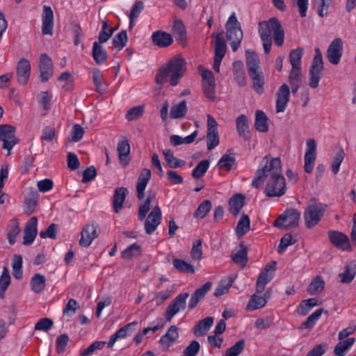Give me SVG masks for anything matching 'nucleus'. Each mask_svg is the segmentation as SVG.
I'll use <instances>...</instances> for the list:
<instances>
[{
	"label": "nucleus",
	"mask_w": 356,
	"mask_h": 356,
	"mask_svg": "<svg viewBox=\"0 0 356 356\" xmlns=\"http://www.w3.org/2000/svg\"><path fill=\"white\" fill-rule=\"evenodd\" d=\"M267 180L264 193L267 197H281L286 191V180L282 175L281 160L279 157L270 158L266 156L261 160L257 170L252 185L260 188Z\"/></svg>",
	"instance_id": "nucleus-1"
},
{
	"label": "nucleus",
	"mask_w": 356,
	"mask_h": 356,
	"mask_svg": "<svg viewBox=\"0 0 356 356\" xmlns=\"http://www.w3.org/2000/svg\"><path fill=\"white\" fill-rule=\"evenodd\" d=\"M186 71V61L181 56H175L163 64L155 75V82L161 89L169 81L172 86H177Z\"/></svg>",
	"instance_id": "nucleus-2"
},
{
	"label": "nucleus",
	"mask_w": 356,
	"mask_h": 356,
	"mask_svg": "<svg viewBox=\"0 0 356 356\" xmlns=\"http://www.w3.org/2000/svg\"><path fill=\"white\" fill-rule=\"evenodd\" d=\"M245 56L248 73L253 81V88L261 95L264 92V77L259 66V59L256 53L250 49L246 50Z\"/></svg>",
	"instance_id": "nucleus-3"
},
{
	"label": "nucleus",
	"mask_w": 356,
	"mask_h": 356,
	"mask_svg": "<svg viewBox=\"0 0 356 356\" xmlns=\"http://www.w3.org/2000/svg\"><path fill=\"white\" fill-rule=\"evenodd\" d=\"M259 33L260 36L266 35L268 38H274L277 46H282L284 40V31L281 23L276 17H271L268 21H262L259 24Z\"/></svg>",
	"instance_id": "nucleus-4"
},
{
	"label": "nucleus",
	"mask_w": 356,
	"mask_h": 356,
	"mask_svg": "<svg viewBox=\"0 0 356 356\" xmlns=\"http://www.w3.org/2000/svg\"><path fill=\"white\" fill-rule=\"evenodd\" d=\"M327 209V205L311 199L304 212V220L307 228L315 227L321 220Z\"/></svg>",
	"instance_id": "nucleus-5"
},
{
	"label": "nucleus",
	"mask_w": 356,
	"mask_h": 356,
	"mask_svg": "<svg viewBox=\"0 0 356 356\" xmlns=\"http://www.w3.org/2000/svg\"><path fill=\"white\" fill-rule=\"evenodd\" d=\"M300 212L293 208L287 209L273 222V225L279 229H286L296 228L299 225Z\"/></svg>",
	"instance_id": "nucleus-6"
},
{
	"label": "nucleus",
	"mask_w": 356,
	"mask_h": 356,
	"mask_svg": "<svg viewBox=\"0 0 356 356\" xmlns=\"http://www.w3.org/2000/svg\"><path fill=\"white\" fill-rule=\"evenodd\" d=\"M315 55L309 67V86L316 88L321 79V74L323 70V61L321 52L318 48H316Z\"/></svg>",
	"instance_id": "nucleus-7"
},
{
	"label": "nucleus",
	"mask_w": 356,
	"mask_h": 356,
	"mask_svg": "<svg viewBox=\"0 0 356 356\" xmlns=\"http://www.w3.org/2000/svg\"><path fill=\"white\" fill-rule=\"evenodd\" d=\"M188 296V293H180L169 304L165 311V319L167 321L170 322L177 313L185 309L186 299Z\"/></svg>",
	"instance_id": "nucleus-8"
},
{
	"label": "nucleus",
	"mask_w": 356,
	"mask_h": 356,
	"mask_svg": "<svg viewBox=\"0 0 356 356\" xmlns=\"http://www.w3.org/2000/svg\"><path fill=\"white\" fill-rule=\"evenodd\" d=\"M222 33H213L211 36L215 38V54L213 67L216 72H220V66L226 53V44L222 37Z\"/></svg>",
	"instance_id": "nucleus-9"
},
{
	"label": "nucleus",
	"mask_w": 356,
	"mask_h": 356,
	"mask_svg": "<svg viewBox=\"0 0 356 356\" xmlns=\"http://www.w3.org/2000/svg\"><path fill=\"white\" fill-rule=\"evenodd\" d=\"M327 235L332 244L337 248L342 250H351L350 240L345 234L338 231L329 230Z\"/></svg>",
	"instance_id": "nucleus-10"
},
{
	"label": "nucleus",
	"mask_w": 356,
	"mask_h": 356,
	"mask_svg": "<svg viewBox=\"0 0 356 356\" xmlns=\"http://www.w3.org/2000/svg\"><path fill=\"white\" fill-rule=\"evenodd\" d=\"M343 42L341 38L334 39L327 50V58L329 62L333 65L339 63L342 56Z\"/></svg>",
	"instance_id": "nucleus-11"
},
{
	"label": "nucleus",
	"mask_w": 356,
	"mask_h": 356,
	"mask_svg": "<svg viewBox=\"0 0 356 356\" xmlns=\"http://www.w3.org/2000/svg\"><path fill=\"white\" fill-rule=\"evenodd\" d=\"M316 156V141L309 138L307 141V149L305 154V171L307 173L312 172L314 161Z\"/></svg>",
	"instance_id": "nucleus-12"
},
{
	"label": "nucleus",
	"mask_w": 356,
	"mask_h": 356,
	"mask_svg": "<svg viewBox=\"0 0 356 356\" xmlns=\"http://www.w3.org/2000/svg\"><path fill=\"white\" fill-rule=\"evenodd\" d=\"M39 69L40 72V80L44 83L53 76L54 66L53 62L50 57L47 54H42L40 56Z\"/></svg>",
	"instance_id": "nucleus-13"
},
{
	"label": "nucleus",
	"mask_w": 356,
	"mask_h": 356,
	"mask_svg": "<svg viewBox=\"0 0 356 356\" xmlns=\"http://www.w3.org/2000/svg\"><path fill=\"white\" fill-rule=\"evenodd\" d=\"M31 75V65L28 59L21 58L16 67V76L17 82L21 85L28 83Z\"/></svg>",
	"instance_id": "nucleus-14"
},
{
	"label": "nucleus",
	"mask_w": 356,
	"mask_h": 356,
	"mask_svg": "<svg viewBox=\"0 0 356 356\" xmlns=\"http://www.w3.org/2000/svg\"><path fill=\"white\" fill-rule=\"evenodd\" d=\"M227 38L233 51H236L243 40V34L241 26H226Z\"/></svg>",
	"instance_id": "nucleus-15"
},
{
	"label": "nucleus",
	"mask_w": 356,
	"mask_h": 356,
	"mask_svg": "<svg viewBox=\"0 0 356 356\" xmlns=\"http://www.w3.org/2000/svg\"><path fill=\"white\" fill-rule=\"evenodd\" d=\"M38 219L36 217H31L26 223L24 229L23 245H31L38 234Z\"/></svg>",
	"instance_id": "nucleus-16"
},
{
	"label": "nucleus",
	"mask_w": 356,
	"mask_h": 356,
	"mask_svg": "<svg viewBox=\"0 0 356 356\" xmlns=\"http://www.w3.org/2000/svg\"><path fill=\"white\" fill-rule=\"evenodd\" d=\"M161 211L159 206H156L149 213L145 222V229L147 234H152L161 223Z\"/></svg>",
	"instance_id": "nucleus-17"
},
{
	"label": "nucleus",
	"mask_w": 356,
	"mask_h": 356,
	"mask_svg": "<svg viewBox=\"0 0 356 356\" xmlns=\"http://www.w3.org/2000/svg\"><path fill=\"white\" fill-rule=\"evenodd\" d=\"M97 236V226L90 224L86 225L81 232L79 245L82 247H88Z\"/></svg>",
	"instance_id": "nucleus-18"
},
{
	"label": "nucleus",
	"mask_w": 356,
	"mask_h": 356,
	"mask_svg": "<svg viewBox=\"0 0 356 356\" xmlns=\"http://www.w3.org/2000/svg\"><path fill=\"white\" fill-rule=\"evenodd\" d=\"M290 88L284 83L278 89L276 94V112H284L289 101Z\"/></svg>",
	"instance_id": "nucleus-19"
},
{
	"label": "nucleus",
	"mask_w": 356,
	"mask_h": 356,
	"mask_svg": "<svg viewBox=\"0 0 356 356\" xmlns=\"http://www.w3.org/2000/svg\"><path fill=\"white\" fill-rule=\"evenodd\" d=\"M42 33L44 35H52L54 28V13L49 6H44L42 14Z\"/></svg>",
	"instance_id": "nucleus-20"
},
{
	"label": "nucleus",
	"mask_w": 356,
	"mask_h": 356,
	"mask_svg": "<svg viewBox=\"0 0 356 356\" xmlns=\"http://www.w3.org/2000/svg\"><path fill=\"white\" fill-rule=\"evenodd\" d=\"M261 293H254L246 306V309L248 311H254L258 309H261L264 307L266 303L267 300L270 296V291H266V293L263 296H259Z\"/></svg>",
	"instance_id": "nucleus-21"
},
{
	"label": "nucleus",
	"mask_w": 356,
	"mask_h": 356,
	"mask_svg": "<svg viewBox=\"0 0 356 356\" xmlns=\"http://www.w3.org/2000/svg\"><path fill=\"white\" fill-rule=\"evenodd\" d=\"M129 194V191L125 187H118L115 189L113 196L112 204L113 211L118 213L123 208V204L127 196Z\"/></svg>",
	"instance_id": "nucleus-22"
},
{
	"label": "nucleus",
	"mask_w": 356,
	"mask_h": 356,
	"mask_svg": "<svg viewBox=\"0 0 356 356\" xmlns=\"http://www.w3.org/2000/svg\"><path fill=\"white\" fill-rule=\"evenodd\" d=\"M152 40L154 45L161 48L168 47L173 42L172 35L163 31L154 32L152 35Z\"/></svg>",
	"instance_id": "nucleus-23"
},
{
	"label": "nucleus",
	"mask_w": 356,
	"mask_h": 356,
	"mask_svg": "<svg viewBox=\"0 0 356 356\" xmlns=\"http://www.w3.org/2000/svg\"><path fill=\"white\" fill-rule=\"evenodd\" d=\"M151 175V171L147 168H143L140 172L136 186L137 197L139 200H143L145 197V190Z\"/></svg>",
	"instance_id": "nucleus-24"
},
{
	"label": "nucleus",
	"mask_w": 356,
	"mask_h": 356,
	"mask_svg": "<svg viewBox=\"0 0 356 356\" xmlns=\"http://www.w3.org/2000/svg\"><path fill=\"white\" fill-rule=\"evenodd\" d=\"M211 288V283L207 282L201 287L197 289L192 295L188 302V308L193 309L198 302L205 296Z\"/></svg>",
	"instance_id": "nucleus-25"
},
{
	"label": "nucleus",
	"mask_w": 356,
	"mask_h": 356,
	"mask_svg": "<svg viewBox=\"0 0 356 356\" xmlns=\"http://www.w3.org/2000/svg\"><path fill=\"white\" fill-rule=\"evenodd\" d=\"M178 338V328L176 325H172L167 332L161 337L159 343L163 348L168 349L177 341Z\"/></svg>",
	"instance_id": "nucleus-26"
},
{
	"label": "nucleus",
	"mask_w": 356,
	"mask_h": 356,
	"mask_svg": "<svg viewBox=\"0 0 356 356\" xmlns=\"http://www.w3.org/2000/svg\"><path fill=\"white\" fill-rule=\"evenodd\" d=\"M231 257L235 264L241 268H244L248 262V250L246 246L241 243L239 245V248L232 252Z\"/></svg>",
	"instance_id": "nucleus-27"
},
{
	"label": "nucleus",
	"mask_w": 356,
	"mask_h": 356,
	"mask_svg": "<svg viewBox=\"0 0 356 356\" xmlns=\"http://www.w3.org/2000/svg\"><path fill=\"white\" fill-rule=\"evenodd\" d=\"M137 324V321H133L119 329L111 337L110 340L108 342V348H112L118 339L125 338L127 336L128 332H132L134 327H135Z\"/></svg>",
	"instance_id": "nucleus-28"
},
{
	"label": "nucleus",
	"mask_w": 356,
	"mask_h": 356,
	"mask_svg": "<svg viewBox=\"0 0 356 356\" xmlns=\"http://www.w3.org/2000/svg\"><path fill=\"white\" fill-rule=\"evenodd\" d=\"M92 81L95 86V90L100 95H104L108 89V83L104 81L102 72L97 68L92 70Z\"/></svg>",
	"instance_id": "nucleus-29"
},
{
	"label": "nucleus",
	"mask_w": 356,
	"mask_h": 356,
	"mask_svg": "<svg viewBox=\"0 0 356 356\" xmlns=\"http://www.w3.org/2000/svg\"><path fill=\"white\" fill-rule=\"evenodd\" d=\"M117 151L119 155V160L123 166H126L130 160V145L128 140L123 139L118 143Z\"/></svg>",
	"instance_id": "nucleus-30"
},
{
	"label": "nucleus",
	"mask_w": 356,
	"mask_h": 356,
	"mask_svg": "<svg viewBox=\"0 0 356 356\" xmlns=\"http://www.w3.org/2000/svg\"><path fill=\"white\" fill-rule=\"evenodd\" d=\"M356 275V264L351 261L346 264L343 272L339 274V277L342 283H350Z\"/></svg>",
	"instance_id": "nucleus-31"
},
{
	"label": "nucleus",
	"mask_w": 356,
	"mask_h": 356,
	"mask_svg": "<svg viewBox=\"0 0 356 356\" xmlns=\"http://www.w3.org/2000/svg\"><path fill=\"white\" fill-rule=\"evenodd\" d=\"M7 238L10 245H13L16 238L20 232L19 223L17 219L13 218L10 220L7 227Z\"/></svg>",
	"instance_id": "nucleus-32"
},
{
	"label": "nucleus",
	"mask_w": 356,
	"mask_h": 356,
	"mask_svg": "<svg viewBox=\"0 0 356 356\" xmlns=\"http://www.w3.org/2000/svg\"><path fill=\"white\" fill-rule=\"evenodd\" d=\"M245 197L241 194H236L229 202V211L234 216L239 214L244 205Z\"/></svg>",
	"instance_id": "nucleus-33"
},
{
	"label": "nucleus",
	"mask_w": 356,
	"mask_h": 356,
	"mask_svg": "<svg viewBox=\"0 0 356 356\" xmlns=\"http://www.w3.org/2000/svg\"><path fill=\"white\" fill-rule=\"evenodd\" d=\"M254 126L259 132H266L268 130V118L262 111L257 110L255 113Z\"/></svg>",
	"instance_id": "nucleus-34"
},
{
	"label": "nucleus",
	"mask_w": 356,
	"mask_h": 356,
	"mask_svg": "<svg viewBox=\"0 0 356 356\" xmlns=\"http://www.w3.org/2000/svg\"><path fill=\"white\" fill-rule=\"evenodd\" d=\"M355 342L353 337L348 338L339 342L334 348V353L336 356H344Z\"/></svg>",
	"instance_id": "nucleus-35"
},
{
	"label": "nucleus",
	"mask_w": 356,
	"mask_h": 356,
	"mask_svg": "<svg viewBox=\"0 0 356 356\" xmlns=\"http://www.w3.org/2000/svg\"><path fill=\"white\" fill-rule=\"evenodd\" d=\"M213 323V317H206L200 321L194 329V334L197 337L204 335L211 328Z\"/></svg>",
	"instance_id": "nucleus-36"
},
{
	"label": "nucleus",
	"mask_w": 356,
	"mask_h": 356,
	"mask_svg": "<svg viewBox=\"0 0 356 356\" xmlns=\"http://www.w3.org/2000/svg\"><path fill=\"white\" fill-rule=\"evenodd\" d=\"M92 57L97 65L103 64L108 58L106 50L97 42L93 43Z\"/></svg>",
	"instance_id": "nucleus-37"
},
{
	"label": "nucleus",
	"mask_w": 356,
	"mask_h": 356,
	"mask_svg": "<svg viewBox=\"0 0 356 356\" xmlns=\"http://www.w3.org/2000/svg\"><path fill=\"white\" fill-rule=\"evenodd\" d=\"M46 280L44 275L40 273H35L31 280V287L33 292L40 293L46 286Z\"/></svg>",
	"instance_id": "nucleus-38"
},
{
	"label": "nucleus",
	"mask_w": 356,
	"mask_h": 356,
	"mask_svg": "<svg viewBox=\"0 0 356 356\" xmlns=\"http://www.w3.org/2000/svg\"><path fill=\"white\" fill-rule=\"evenodd\" d=\"M187 111V104L186 100H182L179 103L171 107L170 117L172 119L183 118Z\"/></svg>",
	"instance_id": "nucleus-39"
},
{
	"label": "nucleus",
	"mask_w": 356,
	"mask_h": 356,
	"mask_svg": "<svg viewBox=\"0 0 356 356\" xmlns=\"http://www.w3.org/2000/svg\"><path fill=\"white\" fill-rule=\"evenodd\" d=\"M0 141L3 143L2 148L7 150L8 156L13 147L19 142V139L15 135H0Z\"/></svg>",
	"instance_id": "nucleus-40"
},
{
	"label": "nucleus",
	"mask_w": 356,
	"mask_h": 356,
	"mask_svg": "<svg viewBox=\"0 0 356 356\" xmlns=\"http://www.w3.org/2000/svg\"><path fill=\"white\" fill-rule=\"evenodd\" d=\"M273 275L272 273H267L266 271H261L256 282L257 293H262L265 289V286L272 280Z\"/></svg>",
	"instance_id": "nucleus-41"
},
{
	"label": "nucleus",
	"mask_w": 356,
	"mask_h": 356,
	"mask_svg": "<svg viewBox=\"0 0 356 356\" xmlns=\"http://www.w3.org/2000/svg\"><path fill=\"white\" fill-rule=\"evenodd\" d=\"M141 252L142 250L140 245L135 243L123 250L121 255L123 259L130 260L133 257L140 255Z\"/></svg>",
	"instance_id": "nucleus-42"
},
{
	"label": "nucleus",
	"mask_w": 356,
	"mask_h": 356,
	"mask_svg": "<svg viewBox=\"0 0 356 356\" xmlns=\"http://www.w3.org/2000/svg\"><path fill=\"white\" fill-rule=\"evenodd\" d=\"M163 153L170 168H176L184 165L185 161L175 157L171 150L165 149Z\"/></svg>",
	"instance_id": "nucleus-43"
},
{
	"label": "nucleus",
	"mask_w": 356,
	"mask_h": 356,
	"mask_svg": "<svg viewBox=\"0 0 356 356\" xmlns=\"http://www.w3.org/2000/svg\"><path fill=\"white\" fill-rule=\"evenodd\" d=\"M174 267L181 273H195V269L193 266L189 263L180 259H175L172 261Z\"/></svg>",
	"instance_id": "nucleus-44"
},
{
	"label": "nucleus",
	"mask_w": 356,
	"mask_h": 356,
	"mask_svg": "<svg viewBox=\"0 0 356 356\" xmlns=\"http://www.w3.org/2000/svg\"><path fill=\"white\" fill-rule=\"evenodd\" d=\"M323 312V309H318L316 310L307 318L305 321L301 324L300 329H302V327L309 330L312 329L315 325L317 321L320 318Z\"/></svg>",
	"instance_id": "nucleus-45"
},
{
	"label": "nucleus",
	"mask_w": 356,
	"mask_h": 356,
	"mask_svg": "<svg viewBox=\"0 0 356 356\" xmlns=\"http://www.w3.org/2000/svg\"><path fill=\"white\" fill-rule=\"evenodd\" d=\"M211 207V202L210 200H204L195 210L194 217L197 219L204 218L210 211Z\"/></svg>",
	"instance_id": "nucleus-46"
},
{
	"label": "nucleus",
	"mask_w": 356,
	"mask_h": 356,
	"mask_svg": "<svg viewBox=\"0 0 356 356\" xmlns=\"http://www.w3.org/2000/svg\"><path fill=\"white\" fill-rule=\"evenodd\" d=\"M250 230V218L248 215L243 214L236 228V232L239 236H243Z\"/></svg>",
	"instance_id": "nucleus-47"
},
{
	"label": "nucleus",
	"mask_w": 356,
	"mask_h": 356,
	"mask_svg": "<svg viewBox=\"0 0 356 356\" xmlns=\"http://www.w3.org/2000/svg\"><path fill=\"white\" fill-rule=\"evenodd\" d=\"M324 282L321 277H316L309 285L307 291L312 295L314 296L319 293L324 289Z\"/></svg>",
	"instance_id": "nucleus-48"
},
{
	"label": "nucleus",
	"mask_w": 356,
	"mask_h": 356,
	"mask_svg": "<svg viewBox=\"0 0 356 356\" xmlns=\"http://www.w3.org/2000/svg\"><path fill=\"white\" fill-rule=\"evenodd\" d=\"M304 49L302 47H298L292 50L289 54V61L291 67H301V59Z\"/></svg>",
	"instance_id": "nucleus-49"
},
{
	"label": "nucleus",
	"mask_w": 356,
	"mask_h": 356,
	"mask_svg": "<svg viewBox=\"0 0 356 356\" xmlns=\"http://www.w3.org/2000/svg\"><path fill=\"white\" fill-rule=\"evenodd\" d=\"M209 167V161L207 159L202 160L192 171V177L195 179L202 177Z\"/></svg>",
	"instance_id": "nucleus-50"
},
{
	"label": "nucleus",
	"mask_w": 356,
	"mask_h": 356,
	"mask_svg": "<svg viewBox=\"0 0 356 356\" xmlns=\"http://www.w3.org/2000/svg\"><path fill=\"white\" fill-rule=\"evenodd\" d=\"M154 197L155 195L154 193H149L145 201L140 205L138 211V219L140 220H143L145 218L147 213L150 209V204Z\"/></svg>",
	"instance_id": "nucleus-51"
},
{
	"label": "nucleus",
	"mask_w": 356,
	"mask_h": 356,
	"mask_svg": "<svg viewBox=\"0 0 356 356\" xmlns=\"http://www.w3.org/2000/svg\"><path fill=\"white\" fill-rule=\"evenodd\" d=\"M127 42V35L126 31H121L113 38V45L118 49V51L122 49Z\"/></svg>",
	"instance_id": "nucleus-52"
},
{
	"label": "nucleus",
	"mask_w": 356,
	"mask_h": 356,
	"mask_svg": "<svg viewBox=\"0 0 356 356\" xmlns=\"http://www.w3.org/2000/svg\"><path fill=\"white\" fill-rule=\"evenodd\" d=\"M114 31L115 29H108L106 21H103L102 28L98 37L99 43L102 44L108 41L113 35Z\"/></svg>",
	"instance_id": "nucleus-53"
},
{
	"label": "nucleus",
	"mask_w": 356,
	"mask_h": 356,
	"mask_svg": "<svg viewBox=\"0 0 356 356\" xmlns=\"http://www.w3.org/2000/svg\"><path fill=\"white\" fill-rule=\"evenodd\" d=\"M144 111L145 106L143 105L134 106L128 110L126 114V119L129 121L137 120L143 115Z\"/></svg>",
	"instance_id": "nucleus-54"
},
{
	"label": "nucleus",
	"mask_w": 356,
	"mask_h": 356,
	"mask_svg": "<svg viewBox=\"0 0 356 356\" xmlns=\"http://www.w3.org/2000/svg\"><path fill=\"white\" fill-rule=\"evenodd\" d=\"M235 161L236 159L234 156L225 154L222 155L220 159L219 160L218 163V166L220 168H225L227 170H229L235 164Z\"/></svg>",
	"instance_id": "nucleus-55"
},
{
	"label": "nucleus",
	"mask_w": 356,
	"mask_h": 356,
	"mask_svg": "<svg viewBox=\"0 0 356 356\" xmlns=\"http://www.w3.org/2000/svg\"><path fill=\"white\" fill-rule=\"evenodd\" d=\"M10 277L6 267L3 268L1 276L0 277V297L3 298L5 291L10 284Z\"/></svg>",
	"instance_id": "nucleus-56"
},
{
	"label": "nucleus",
	"mask_w": 356,
	"mask_h": 356,
	"mask_svg": "<svg viewBox=\"0 0 356 356\" xmlns=\"http://www.w3.org/2000/svg\"><path fill=\"white\" fill-rule=\"evenodd\" d=\"M296 241L293 240V237L290 234H284L280 242V245L277 248V252L280 254H283L286 248L293 244H294Z\"/></svg>",
	"instance_id": "nucleus-57"
},
{
	"label": "nucleus",
	"mask_w": 356,
	"mask_h": 356,
	"mask_svg": "<svg viewBox=\"0 0 356 356\" xmlns=\"http://www.w3.org/2000/svg\"><path fill=\"white\" fill-rule=\"evenodd\" d=\"M105 341H95L90 344L88 348L84 349L83 351L80 353L81 356H90L92 355L96 350H101L104 346L105 345Z\"/></svg>",
	"instance_id": "nucleus-58"
},
{
	"label": "nucleus",
	"mask_w": 356,
	"mask_h": 356,
	"mask_svg": "<svg viewBox=\"0 0 356 356\" xmlns=\"http://www.w3.org/2000/svg\"><path fill=\"white\" fill-rule=\"evenodd\" d=\"M244 346L245 341L241 339L227 350L225 356H238L243 350Z\"/></svg>",
	"instance_id": "nucleus-59"
},
{
	"label": "nucleus",
	"mask_w": 356,
	"mask_h": 356,
	"mask_svg": "<svg viewBox=\"0 0 356 356\" xmlns=\"http://www.w3.org/2000/svg\"><path fill=\"white\" fill-rule=\"evenodd\" d=\"M173 30L177 35V40H183L186 38V29L184 24L181 20H176L174 22Z\"/></svg>",
	"instance_id": "nucleus-60"
},
{
	"label": "nucleus",
	"mask_w": 356,
	"mask_h": 356,
	"mask_svg": "<svg viewBox=\"0 0 356 356\" xmlns=\"http://www.w3.org/2000/svg\"><path fill=\"white\" fill-rule=\"evenodd\" d=\"M54 325V322L49 318H43L39 320L35 325V330L49 331Z\"/></svg>",
	"instance_id": "nucleus-61"
},
{
	"label": "nucleus",
	"mask_w": 356,
	"mask_h": 356,
	"mask_svg": "<svg viewBox=\"0 0 356 356\" xmlns=\"http://www.w3.org/2000/svg\"><path fill=\"white\" fill-rule=\"evenodd\" d=\"M202 88L204 95L210 100L213 101L216 98L215 82L202 83Z\"/></svg>",
	"instance_id": "nucleus-62"
},
{
	"label": "nucleus",
	"mask_w": 356,
	"mask_h": 356,
	"mask_svg": "<svg viewBox=\"0 0 356 356\" xmlns=\"http://www.w3.org/2000/svg\"><path fill=\"white\" fill-rule=\"evenodd\" d=\"M233 282L232 280L227 281H221L217 288L215 289L213 295L216 297H220L223 294L226 293Z\"/></svg>",
	"instance_id": "nucleus-63"
},
{
	"label": "nucleus",
	"mask_w": 356,
	"mask_h": 356,
	"mask_svg": "<svg viewBox=\"0 0 356 356\" xmlns=\"http://www.w3.org/2000/svg\"><path fill=\"white\" fill-rule=\"evenodd\" d=\"M200 346L198 341H192L184 350V356H196L200 351Z\"/></svg>",
	"instance_id": "nucleus-64"
}]
</instances>
